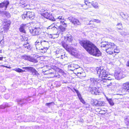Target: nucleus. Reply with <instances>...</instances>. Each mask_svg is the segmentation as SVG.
I'll return each instance as SVG.
<instances>
[{"instance_id": "1", "label": "nucleus", "mask_w": 129, "mask_h": 129, "mask_svg": "<svg viewBox=\"0 0 129 129\" xmlns=\"http://www.w3.org/2000/svg\"><path fill=\"white\" fill-rule=\"evenodd\" d=\"M79 43L81 46L90 54L96 56H101V53L99 49L89 41L83 39L80 40Z\"/></svg>"}, {"instance_id": "2", "label": "nucleus", "mask_w": 129, "mask_h": 129, "mask_svg": "<svg viewBox=\"0 0 129 129\" xmlns=\"http://www.w3.org/2000/svg\"><path fill=\"white\" fill-rule=\"evenodd\" d=\"M101 46L105 48V50L109 54H112L113 53L114 49L117 48V46L114 43H111L101 42Z\"/></svg>"}, {"instance_id": "3", "label": "nucleus", "mask_w": 129, "mask_h": 129, "mask_svg": "<svg viewBox=\"0 0 129 129\" xmlns=\"http://www.w3.org/2000/svg\"><path fill=\"white\" fill-rule=\"evenodd\" d=\"M95 72H96L98 74L99 79L102 78H106L108 75V73L106 71L103 69H101V68H99L98 67L96 68L95 70Z\"/></svg>"}, {"instance_id": "4", "label": "nucleus", "mask_w": 129, "mask_h": 129, "mask_svg": "<svg viewBox=\"0 0 129 129\" xmlns=\"http://www.w3.org/2000/svg\"><path fill=\"white\" fill-rule=\"evenodd\" d=\"M30 32L33 36L38 35L41 34V30L40 27L36 26L34 28L30 29Z\"/></svg>"}, {"instance_id": "5", "label": "nucleus", "mask_w": 129, "mask_h": 129, "mask_svg": "<svg viewBox=\"0 0 129 129\" xmlns=\"http://www.w3.org/2000/svg\"><path fill=\"white\" fill-rule=\"evenodd\" d=\"M110 79H106V78H102L101 79V83L103 84L105 87L107 86L109 87L110 86L112 85V81L111 80H110Z\"/></svg>"}, {"instance_id": "6", "label": "nucleus", "mask_w": 129, "mask_h": 129, "mask_svg": "<svg viewBox=\"0 0 129 129\" xmlns=\"http://www.w3.org/2000/svg\"><path fill=\"white\" fill-rule=\"evenodd\" d=\"M22 58L23 59L27 60L30 62L35 63H37L38 62L37 59L35 58L34 56L31 57L29 56L24 55L22 56Z\"/></svg>"}, {"instance_id": "7", "label": "nucleus", "mask_w": 129, "mask_h": 129, "mask_svg": "<svg viewBox=\"0 0 129 129\" xmlns=\"http://www.w3.org/2000/svg\"><path fill=\"white\" fill-rule=\"evenodd\" d=\"M28 99L26 97H24L23 99L17 98L16 101L18 105L22 106L27 103Z\"/></svg>"}, {"instance_id": "8", "label": "nucleus", "mask_w": 129, "mask_h": 129, "mask_svg": "<svg viewBox=\"0 0 129 129\" xmlns=\"http://www.w3.org/2000/svg\"><path fill=\"white\" fill-rule=\"evenodd\" d=\"M114 76L116 79L118 80L122 79L125 76V75L123 74L122 71H115L114 73Z\"/></svg>"}, {"instance_id": "9", "label": "nucleus", "mask_w": 129, "mask_h": 129, "mask_svg": "<svg viewBox=\"0 0 129 129\" xmlns=\"http://www.w3.org/2000/svg\"><path fill=\"white\" fill-rule=\"evenodd\" d=\"M43 15L45 18L51 21H55L56 20V18H54L52 14L49 12H46L45 13H43Z\"/></svg>"}, {"instance_id": "10", "label": "nucleus", "mask_w": 129, "mask_h": 129, "mask_svg": "<svg viewBox=\"0 0 129 129\" xmlns=\"http://www.w3.org/2000/svg\"><path fill=\"white\" fill-rule=\"evenodd\" d=\"M69 69L71 71H74L75 72L76 70H82V68L80 67L78 65L74 64H72L68 66Z\"/></svg>"}, {"instance_id": "11", "label": "nucleus", "mask_w": 129, "mask_h": 129, "mask_svg": "<svg viewBox=\"0 0 129 129\" xmlns=\"http://www.w3.org/2000/svg\"><path fill=\"white\" fill-rule=\"evenodd\" d=\"M68 19L75 26H77L78 25H81V22L79 20L74 17H69L68 18Z\"/></svg>"}, {"instance_id": "12", "label": "nucleus", "mask_w": 129, "mask_h": 129, "mask_svg": "<svg viewBox=\"0 0 129 129\" xmlns=\"http://www.w3.org/2000/svg\"><path fill=\"white\" fill-rule=\"evenodd\" d=\"M36 49L37 50L40 51V52L44 53L43 52V46H42L41 42H39L38 40H37L35 43Z\"/></svg>"}, {"instance_id": "13", "label": "nucleus", "mask_w": 129, "mask_h": 129, "mask_svg": "<svg viewBox=\"0 0 129 129\" xmlns=\"http://www.w3.org/2000/svg\"><path fill=\"white\" fill-rule=\"evenodd\" d=\"M22 18L24 19L25 18H29L31 19L34 18V13L30 12H27L26 14H23L22 16Z\"/></svg>"}, {"instance_id": "14", "label": "nucleus", "mask_w": 129, "mask_h": 129, "mask_svg": "<svg viewBox=\"0 0 129 129\" xmlns=\"http://www.w3.org/2000/svg\"><path fill=\"white\" fill-rule=\"evenodd\" d=\"M40 42L42 46H43V53H45L46 52L47 50L48 49V48L47 46L48 45V42L47 41L43 40L41 41Z\"/></svg>"}, {"instance_id": "15", "label": "nucleus", "mask_w": 129, "mask_h": 129, "mask_svg": "<svg viewBox=\"0 0 129 129\" xmlns=\"http://www.w3.org/2000/svg\"><path fill=\"white\" fill-rule=\"evenodd\" d=\"M27 25V24H22L21 25L19 28V31L25 34V29L27 28L28 27Z\"/></svg>"}, {"instance_id": "16", "label": "nucleus", "mask_w": 129, "mask_h": 129, "mask_svg": "<svg viewBox=\"0 0 129 129\" xmlns=\"http://www.w3.org/2000/svg\"><path fill=\"white\" fill-rule=\"evenodd\" d=\"M90 83L92 86L94 85L97 83L101 82V79H97L95 78H91L90 79Z\"/></svg>"}, {"instance_id": "17", "label": "nucleus", "mask_w": 129, "mask_h": 129, "mask_svg": "<svg viewBox=\"0 0 129 129\" xmlns=\"http://www.w3.org/2000/svg\"><path fill=\"white\" fill-rule=\"evenodd\" d=\"M10 23V21H7L6 20H5L3 23L4 26L3 27V30H5L6 31L8 30Z\"/></svg>"}, {"instance_id": "18", "label": "nucleus", "mask_w": 129, "mask_h": 129, "mask_svg": "<svg viewBox=\"0 0 129 129\" xmlns=\"http://www.w3.org/2000/svg\"><path fill=\"white\" fill-rule=\"evenodd\" d=\"M10 2L8 1L5 0L3 2L0 3V8L4 7L5 8H7Z\"/></svg>"}, {"instance_id": "19", "label": "nucleus", "mask_w": 129, "mask_h": 129, "mask_svg": "<svg viewBox=\"0 0 129 129\" xmlns=\"http://www.w3.org/2000/svg\"><path fill=\"white\" fill-rule=\"evenodd\" d=\"M120 15L125 22L129 24V15L125 14L123 12L121 13Z\"/></svg>"}, {"instance_id": "20", "label": "nucleus", "mask_w": 129, "mask_h": 129, "mask_svg": "<svg viewBox=\"0 0 129 129\" xmlns=\"http://www.w3.org/2000/svg\"><path fill=\"white\" fill-rule=\"evenodd\" d=\"M68 51L71 55H74L76 54V49L72 47H70L69 49H68Z\"/></svg>"}, {"instance_id": "21", "label": "nucleus", "mask_w": 129, "mask_h": 129, "mask_svg": "<svg viewBox=\"0 0 129 129\" xmlns=\"http://www.w3.org/2000/svg\"><path fill=\"white\" fill-rule=\"evenodd\" d=\"M24 118L25 119L24 121L25 122H33L34 121L35 117L33 116L27 117L26 116H24Z\"/></svg>"}, {"instance_id": "22", "label": "nucleus", "mask_w": 129, "mask_h": 129, "mask_svg": "<svg viewBox=\"0 0 129 129\" xmlns=\"http://www.w3.org/2000/svg\"><path fill=\"white\" fill-rule=\"evenodd\" d=\"M123 88L125 90L129 92V82H127L124 83L122 85Z\"/></svg>"}, {"instance_id": "23", "label": "nucleus", "mask_w": 129, "mask_h": 129, "mask_svg": "<svg viewBox=\"0 0 129 129\" xmlns=\"http://www.w3.org/2000/svg\"><path fill=\"white\" fill-rule=\"evenodd\" d=\"M65 40L67 42H72L73 40V38L72 36L70 34H69L64 37Z\"/></svg>"}, {"instance_id": "24", "label": "nucleus", "mask_w": 129, "mask_h": 129, "mask_svg": "<svg viewBox=\"0 0 129 129\" xmlns=\"http://www.w3.org/2000/svg\"><path fill=\"white\" fill-rule=\"evenodd\" d=\"M77 74L79 76V78H81L85 77L86 76L85 73L84 72H77Z\"/></svg>"}, {"instance_id": "25", "label": "nucleus", "mask_w": 129, "mask_h": 129, "mask_svg": "<svg viewBox=\"0 0 129 129\" xmlns=\"http://www.w3.org/2000/svg\"><path fill=\"white\" fill-rule=\"evenodd\" d=\"M0 14H4L8 17H10V13L6 11H0Z\"/></svg>"}, {"instance_id": "26", "label": "nucleus", "mask_w": 129, "mask_h": 129, "mask_svg": "<svg viewBox=\"0 0 129 129\" xmlns=\"http://www.w3.org/2000/svg\"><path fill=\"white\" fill-rule=\"evenodd\" d=\"M22 69L26 70L28 72H32L34 68L32 67H22Z\"/></svg>"}, {"instance_id": "27", "label": "nucleus", "mask_w": 129, "mask_h": 129, "mask_svg": "<svg viewBox=\"0 0 129 129\" xmlns=\"http://www.w3.org/2000/svg\"><path fill=\"white\" fill-rule=\"evenodd\" d=\"M27 43H25L23 45L26 48L28 49V50H30L31 48V46L29 45V43H28L27 42Z\"/></svg>"}, {"instance_id": "28", "label": "nucleus", "mask_w": 129, "mask_h": 129, "mask_svg": "<svg viewBox=\"0 0 129 129\" xmlns=\"http://www.w3.org/2000/svg\"><path fill=\"white\" fill-rule=\"evenodd\" d=\"M31 72L32 74L33 75L37 76H38L40 75L38 73V72L34 68L33 69Z\"/></svg>"}, {"instance_id": "29", "label": "nucleus", "mask_w": 129, "mask_h": 129, "mask_svg": "<svg viewBox=\"0 0 129 129\" xmlns=\"http://www.w3.org/2000/svg\"><path fill=\"white\" fill-rule=\"evenodd\" d=\"M106 99L110 105L112 106L114 105V103L112 99L106 98Z\"/></svg>"}, {"instance_id": "30", "label": "nucleus", "mask_w": 129, "mask_h": 129, "mask_svg": "<svg viewBox=\"0 0 129 129\" xmlns=\"http://www.w3.org/2000/svg\"><path fill=\"white\" fill-rule=\"evenodd\" d=\"M116 28L118 29H122V23H118L116 25Z\"/></svg>"}, {"instance_id": "31", "label": "nucleus", "mask_w": 129, "mask_h": 129, "mask_svg": "<svg viewBox=\"0 0 129 129\" xmlns=\"http://www.w3.org/2000/svg\"><path fill=\"white\" fill-rule=\"evenodd\" d=\"M62 46L68 51V49H69L70 47L68 45L64 43H62Z\"/></svg>"}, {"instance_id": "32", "label": "nucleus", "mask_w": 129, "mask_h": 129, "mask_svg": "<svg viewBox=\"0 0 129 129\" xmlns=\"http://www.w3.org/2000/svg\"><path fill=\"white\" fill-rule=\"evenodd\" d=\"M105 105V103L104 102L101 101H98V106H104Z\"/></svg>"}, {"instance_id": "33", "label": "nucleus", "mask_w": 129, "mask_h": 129, "mask_svg": "<svg viewBox=\"0 0 129 129\" xmlns=\"http://www.w3.org/2000/svg\"><path fill=\"white\" fill-rule=\"evenodd\" d=\"M62 17H60V16L58 17L57 18H56V20H58V22H57V23H58L59 22H60L61 23H64V21L63 20V21H60V20L62 19Z\"/></svg>"}, {"instance_id": "34", "label": "nucleus", "mask_w": 129, "mask_h": 129, "mask_svg": "<svg viewBox=\"0 0 129 129\" xmlns=\"http://www.w3.org/2000/svg\"><path fill=\"white\" fill-rule=\"evenodd\" d=\"M15 71L18 73L22 72H25V71H23L22 69L19 68H16L14 70Z\"/></svg>"}, {"instance_id": "35", "label": "nucleus", "mask_w": 129, "mask_h": 129, "mask_svg": "<svg viewBox=\"0 0 129 129\" xmlns=\"http://www.w3.org/2000/svg\"><path fill=\"white\" fill-rule=\"evenodd\" d=\"M125 121H127L126 123L127 128H129V116L126 119Z\"/></svg>"}, {"instance_id": "36", "label": "nucleus", "mask_w": 129, "mask_h": 129, "mask_svg": "<svg viewBox=\"0 0 129 129\" xmlns=\"http://www.w3.org/2000/svg\"><path fill=\"white\" fill-rule=\"evenodd\" d=\"M92 5L93 7L95 8H97L99 7L98 3L97 2L93 3L92 4Z\"/></svg>"}, {"instance_id": "37", "label": "nucleus", "mask_w": 129, "mask_h": 129, "mask_svg": "<svg viewBox=\"0 0 129 129\" xmlns=\"http://www.w3.org/2000/svg\"><path fill=\"white\" fill-rule=\"evenodd\" d=\"M59 27L61 31L62 32L66 30V28L60 25Z\"/></svg>"}, {"instance_id": "38", "label": "nucleus", "mask_w": 129, "mask_h": 129, "mask_svg": "<svg viewBox=\"0 0 129 129\" xmlns=\"http://www.w3.org/2000/svg\"><path fill=\"white\" fill-rule=\"evenodd\" d=\"M96 89L95 87H92L91 90V93L93 94V93H95V90H96Z\"/></svg>"}, {"instance_id": "39", "label": "nucleus", "mask_w": 129, "mask_h": 129, "mask_svg": "<svg viewBox=\"0 0 129 129\" xmlns=\"http://www.w3.org/2000/svg\"><path fill=\"white\" fill-rule=\"evenodd\" d=\"M93 105L98 106V101L96 100H94L93 101Z\"/></svg>"}, {"instance_id": "40", "label": "nucleus", "mask_w": 129, "mask_h": 129, "mask_svg": "<svg viewBox=\"0 0 129 129\" xmlns=\"http://www.w3.org/2000/svg\"><path fill=\"white\" fill-rule=\"evenodd\" d=\"M5 106V108L7 107H10L11 105L9 103H5L3 104Z\"/></svg>"}, {"instance_id": "41", "label": "nucleus", "mask_w": 129, "mask_h": 129, "mask_svg": "<svg viewBox=\"0 0 129 129\" xmlns=\"http://www.w3.org/2000/svg\"><path fill=\"white\" fill-rule=\"evenodd\" d=\"M80 101L83 104H85V102L81 97V95L78 97Z\"/></svg>"}, {"instance_id": "42", "label": "nucleus", "mask_w": 129, "mask_h": 129, "mask_svg": "<svg viewBox=\"0 0 129 129\" xmlns=\"http://www.w3.org/2000/svg\"><path fill=\"white\" fill-rule=\"evenodd\" d=\"M10 94H5L4 96V97L6 99H8L10 97Z\"/></svg>"}, {"instance_id": "43", "label": "nucleus", "mask_w": 129, "mask_h": 129, "mask_svg": "<svg viewBox=\"0 0 129 129\" xmlns=\"http://www.w3.org/2000/svg\"><path fill=\"white\" fill-rule=\"evenodd\" d=\"M61 50H57L56 52V56H58V54L61 53Z\"/></svg>"}, {"instance_id": "44", "label": "nucleus", "mask_w": 129, "mask_h": 129, "mask_svg": "<svg viewBox=\"0 0 129 129\" xmlns=\"http://www.w3.org/2000/svg\"><path fill=\"white\" fill-rule=\"evenodd\" d=\"M74 90H75V92L77 93V96H78V97L79 96H80V95H81L79 93V91L78 90H76L75 89Z\"/></svg>"}, {"instance_id": "45", "label": "nucleus", "mask_w": 129, "mask_h": 129, "mask_svg": "<svg viewBox=\"0 0 129 129\" xmlns=\"http://www.w3.org/2000/svg\"><path fill=\"white\" fill-rule=\"evenodd\" d=\"M113 52L114 53H118L119 52V50L116 48L114 49Z\"/></svg>"}, {"instance_id": "46", "label": "nucleus", "mask_w": 129, "mask_h": 129, "mask_svg": "<svg viewBox=\"0 0 129 129\" xmlns=\"http://www.w3.org/2000/svg\"><path fill=\"white\" fill-rule=\"evenodd\" d=\"M63 56H65V54H64L63 55H62L61 54V53L59 54H58V56H57V57H59L60 56L61 57V58L62 59H63V58L62 57Z\"/></svg>"}, {"instance_id": "47", "label": "nucleus", "mask_w": 129, "mask_h": 129, "mask_svg": "<svg viewBox=\"0 0 129 129\" xmlns=\"http://www.w3.org/2000/svg\"><path fill=\"white\" fill-rule=\"evenodd\" d=\"M95 93H93V94H94L96 95L98 94L100 92V91L97 88L96 90H95Z\"/></svg>"}, {"instance_id": "48", "label": "nucleus", "mask_w": 129, "mask_h": 129, "mask_svg": "<svg viewBox=\"0 0 129 129\" xmlns=\"http://www.w3.org/2000/svg\"><path fill=\"white\" fill-rule=\"evenodd\" d=\"M55 28H57L54 26L52 27V26H50L48 27V29H51L53 30Z\"/></svg>"}, {"instance_id": "49", "label": "nucleus", "mask_w": 129, "mask_h": 129, "mask_svg": "<svg viewBox=\"0 0 129 129\" xmlns=\"http://www.w3.org/2000/svg\"><path fill=\"white\" fill-rule=\"evenodd\" d=\"M53 104L54 105V103L53 102H51L50 103H47L46 104V106L49 107L50 105H51L52 104Z\"/></svg>"}, {"instance_id": "50", "label": "nucleus", "mask_w": 129, "mask_h": 129, "mask_svg": "<svg viewBox=\"0 0 129 129\" xmlns=\"http://www.w3.org/2000/svg\"><path fill=\"white\" fill-rule=\"evenodd\" d=\"M93 22H95L97 23H99L100 22V21L98 19H93Z\"/></svg>"}, {"instance_id": "51", "label": "nucleus", "mask_w": 129, "mask_h": 129, "mask_svg": "<svg viewBox=\"0 0 129 129\" xmlns=\"http://www.w3.org/2000/svg\"><path fill=\"white\" fill-rule=\"evenodd\" d=\"M5 108V106L3 104L2 105H0V109H4Z\"/></svg>"}, {"instance_id": "52", "label": "nucleus", "mask_w": 129, "mask_h": 129, "mask_svg": "<svg viewBox=\"0 0 129 129\" xmlns=\"http://www.w3.org/2000/svg\"><path fill=\"white\" fill-rule=\"evenodd\" d=\"M3 29H1L0 30V35H1L3 33Z\"/></svg>"}, {"instance_id": "53", "label": "nucleus", "mask_w": 129, "mask_h": 129, "mask_svg": "<svg viewBox=\"0 0 129 129\" xmlns=\"http://www.w3.org/2000/svg\"><path fill=\"white\" fill-rule=\"evenodd\" d=\"M106 79H110V80H111L112 81V82H113V80H112V79L110 77H109L107 78H106Z\"/></svg>"}, {"instance_id": "54", "label": "nucleus", "mask_w": 129, "mask_h": 129, "mask_svg": "<svg viewBox=\"0 0 129 129\" xmlns=\"http://www.w3.org/2000/svg\"><path fill=\"white\" fill-rule=\"evenodd\" d=\"M93 126L92 125L90 126H88V129H90L92 128V127Z\"/></svg>"}, {"instance_id": "55", "label": "nucleus", "mask_w": 129, "mask_h": 129, "mask_svg": "<svg viewBox=\"0 0 129 129\" xmlns=\"http://www.w3.org/2000/svg\"><path fill=\"white\" fill-rule=\"evenodd\" d=\"M22 5H23V6H22V7H25V6H26L27 5L26 4H23Z\"/></svg>"}, {"instance_id": "56", "label": "nucleus", "mask_w": 129, "mask_h": 129, "mask_svg": "<svg viewBox=\"0 0 129 129\" xmlns=\"http://www.w3.org/2000/svg\"><path fill=\"white\" fill-rule=\"evenodd\" d=\"M126 66L128 67L129 66V60L127 62Z\"/></svg>"}, {"instance_id": "57", "label": "nucleus", "mask_w": 129, "mask_h": 129, "mask_svg": "<svg viewBox=\"0 0 129 129\" xmlns=\"http://www.w3.org/2000/svg\"><path fill=\"white\" fill-rule=\"evenodd\" d=\"M93 20H90V21L89 23H88V24L89 25H90V24H91L92 23H91V22H93Z\"/></svg>"}, {"instance_id": "58", "label": "nucleus", "mask_w": 129, "mask_h": 129, "mask_svg": "<svg viewBox=\"0 0 129 129\" xmlns=\"http://www.w3.org/2000/svg\"><path fill=\"white\" fill-rule=\"evenodd\" d=\"M2 66L4 67H5L6 68H10V67H8L7 66Z\"/></svg>"}, {"instance_id": "59", "label": "nucleus", "mask_w": 129, "mask_h": 129, "mask_svg": "<svg viewBox=\"0 0 129 129\" xmlns=\"http://www.w3.org/2000/svg\"><path fill=\"white\" fill-rule=\"evenodd\" d=\"M3 58V57H0V60H2Z\"/></svg>"}, {"instance_id": "60", "label": "nucleus", "mask_w": 129, "mask_h": 129, "mask_svg": "<svg viewBox=\"0 0 129 129\" xmlns=\"http://www.w3.org/2000/svg\"><path fill=\"white\" fill-rule=\"evenodd\" d=\"M122 33V32L121 33V35H125L126 34V33Z\"/></svg>"}, {"instance_id": "61", "label": "nucleus", "mask_w": 129, "mask_h": 129, "mask_svg": "<svg viewBox=\"0 0 129 129\" xmlns=\"http://www.w3.org/2000/svg\"><path fill=\"white\" fill-rule=\"evenodd\" d=\"M62 24L63 25H66V24L64 22V23H62Z\"/></svg>"}, {"instance_id": "62", "label": "nucleus", "mask_w": 129, "mask_h": 129, "mask_svg": "<svg viewBox=\"0 0 129 129\" xmlns=\"http://www.w3.org/2000/svg\"><path fill=\"white\" fill-rule=\"evenodd\" d=\"M81 70H76V71H78L77 72H79V71H81Z\"/></svg>"}, {"instance_id": "63", "label": "nucleus", "mask_w": 129, "mask_h": 129, "mask_svg": "<svg viewBox=\"0 0 129 129\" xmlns=\"http://www.w3.org/2000/svg\"><path fill=\"white\" fill-rule=\"evenodd\" d=\"M62 57H63V58H64L66 57V55H65V56H63Z\"/></svg>"}, {"instance_id": "64", "label": "nucleus", "mask_w": 129, "mask_h": 129, "mask_svg": "<svg viewBox=\"0 0 129 129\" xmlns=\"http://www.w3.org/2000/svg\"><path fill=\"white\" fill-rule=\"evenodd\" d=\"M0 53H2V50H1L0 49Z\"/></svg>"}]
</instances>
